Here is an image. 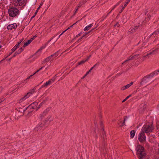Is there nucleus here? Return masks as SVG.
I'll list each match as a JSON object with an SVG mask.
<instances>
[{
	"label": "nucleus",
	"instance_id": "54",
	"mask_svg": "<svg viewBox=\"0 0 159 159\" xmlns=\"http://www.w3.org/2000/svg\"><path fill=\"white\" fill-rule=\"evenodd\" d=\"M39 69L36 72H35V73L34 74V75L36 73L39 72Z\"/></svg>",
	"mask_w": 159,
	"mask_h": 159
},
{
	"label": "nucleus",
	"instance_id": "63",
	"mask_svg": "<svg viewBox=\"0 0 159 159\" xmlns=\"http://www.w3.org/2000/svg\"><path fill=\"white\" fill-rule=\"evenodd\" d=\"M91 55H90L87 57V58L86 59H87V60L90 58L91 57Z\"/></svg>",
	"mask_w": 159,
	"mask_h": 159
},
{
	"label": "nucleus",
	"instance_id": "37",
	"mask_svg": "<svg viewBox=\"0 0 159 159\" xmlns=\"http://www.w3.org/2000/svg\"><path fill=\"white\" fill-rule=\"evenodd\" d=\"M34 75V74L33 75H30L28 77H27L26 79L25 80V81H26L28 80H29V79L30 78V77H32L33 75Z\"/></svg>",
	"mask_w": 159,
	"mask_h": 159
},
{
	"label": "nucleus",
	"instance_id": "38",
	"mask_svg": "<svg viewBox=\"0 0 159 159\" xmlns=\"http://www.w3.org/2000/svg\"><path fill=\"white\" fill-rule=\"evenodd\" d=\"M100 63L99 62H97L96 64H95L93 66V68L95 67L96 66H98L99 65Z\"/></svg>",
	"mask_w": 159,
	"mask_h": 159
},
{
	"label": "nucleus",
	"instance_id": "47",
	"mask_svg": "<svg viewBox=\"0 0 159 159\" xmlns=\"http://www.w3.org/2000/svg\"><path fill=\"white\" fill-rule=\"evenodd\" d=\"M95 29H96V28H93L90 31V32H93L94 31Z\"/></svg>",
	"mask_w": 159,
	"mask_h": 159
},
{
	"label": "nucleus",
	"instance_id": "11",
	"mask_svg": "<svg viewBox=\"0 0 159 159\" xmlns=\"http://www.w3.org/2000/svg\"><path fill=\"white\" fill-rule=\"evenodd\" d=\"M17 27V25L16 24L14 23L13 24L8 25L7 27V29L8 30H11L12 29V28L16 29V28Z\"/></svg>",
	"mask_w": 159,
	"mask_h": 159
},
{
	"label": "nucleus",
	"instance_id": "20",
	"mask_svg": "<svg viewBox=\"0 0 159 159\" xmlns=\"http://www.w3.org/2000/svg\"><path fill=\"white\" fill-rule=\"evenodd\" d=\"M135 131L134 130H133L131 131L130 133V136L131 138H133L135 134Z\"/></svg>",
	"mask_w": 159,
	"mask_h": 159
},
{
	"label": "nucleus",
	"instance_id": "8",
	"mask_svg": "<svg viewBox=\"0 0 159 159\" xmlns=\"http://www.w3.org/2000/svg\"><path fill=\"white\" fill-rule=\"evenodd\" d=\"M50 110V108H48L45 110L39 116V119L40 120H42L43 118L47 115L48 112Z\"/></svg>",
	"mask_w": 159,
	"mask_h": 159
},
{
	"label": "nucleus",
	"instance_id": "42",
	"mask_svg": "<svg viewBox=\"0 0 159 159\" xmlns=\"http://www.w3.org/2000/svg\"><path fill=\"white\" fill-rule=\"evenodd\" d=\"M57 34L56 35H55L54 37H52V38H51V39L48 40V43H49L51 41L52 39H53L56 36H57Z\"/></svg>",
	"mask_w": 159,
	"mask_h": 159
},
{
	"label": "nucleus",
	"instance_id": "48",
	"mask_svg": "<svg viewBox=\"0 0 159 159\" xmlns=\"http://www.w3.org/2000/svg\"><path fill=\"white\" fill-rule=\"evenodd\" d=\"M5 99H3V98H1L0 99V103L4 101Z\"/></svg>",
	"mask_w": 159,
	"mask_h": 159
},
{
	"label": "nucleus",
	"instance_id": "34",
	"mask_svg": "<svg viewBox=\"0 0 159 159\" xmlns=\"http://www.w3.org/2000/svg\"><path fill=\"white\" fill-rule=\"evenodd\" d=\"M84 38L83 36H82V37H81L80 38L78 39V40L77 41V42H80L81 41V40H82V39H83V38Z\"/></svg>",
	"mask_w": 159,
	"mask_h": 159
},
{
	"label": "nucleus",
	"instance_id": "58",
	"mask_svg": "<svg viewBox=\"0 0 159 159\" xmlns=\"http://www.w3.org/2000/svg\"><path fill=\"white\" fill-rule=\"evenodd\" d=\"M155 3L157 4L159 3V0H156Z\"/></svg>",
	"mask_w": 159,
	"mask_h": 159
},
{
	"label": "nucleus",
	"instance_id": "44",
	"mask_svg": "<svg viewBox=\"0 0 159 159\" xmlns=\"http://www.w3.org/2000/svg\"><path fill=\"white\" fill-rule=\"evenodd\" d=\"M73 26V25H72L71 26H70V27H69L67 29H66V30H65V31H67V30H69V29H70Z\"/></svg>",
	"mask_w": 159,
	"mask_h": 159
},
{
	"label": "nucleus",
	"instance_id": "39",
	"mask_svg": "<svg viewBox=\"0 0 159 159\" xmlns=\"http://www.w3.org/2000/svg\"><path fill=\"white\" fill-rule=\"evenodd\" d=\"M158 72H159V70H156V71L154 72V73H152V74H153L154 75V74L157 75V74H158Z\"/></svg>",
	"mask_w": 159,
	"mask_h": 159
},
{
	"label": "nucleus",
	"instance_id": "22",
	"mask_svg": "<svg viewBox=\"0 0 159 159\" xmlns=\"http://www.w3.org/2000/svg\"><path fill=\"white\" fill-rule=\"evenodd\" d=\"M47 100V98H46L45 99L43 100L40 103V104L39 105V106L37 108H40L41 107V106H42V105H43V104H44V103H45L46 102Z\"/></svg>",
	"mask_w": 159,
	"mask_h": 159
},
{
	"label": "nucleus",
	"instance_id": "17",
	"mask_svg": "<svg viewBox=\"0 0 159 159\" xmlns=\"http://www.w3.org/2000/svg\"><path fill=\"white\" fill-rule=\"evenodd\" d=\"M139 27V26H135L134 27L135 28H132L131 29H129V30L128 32L130 33H131L133 32H135L136 31V30L138 29V28Z\"/></svg>",
	"mask_w": 159,
	"mask_h": 159
},
{
	"label": "nucleus",
	"instance_id": "14",
	"mask_svg": "<svg viewBox=\"0 0 159 159\" xmlns=\"http://www.w3.org/2000/svg\"><path fill=\"white\" fill-rule=\"evenodd\" d=\"M38 105V102H33L28 107V108L29 107L30 108H32V109H34V108L35 107H36V106Z\"/></svg>",
	"mask_w": 159,
	"mask_h": 159
},
{
	"label": "nucleus",
	"instance_id": "16",
	"mask_svg": "<svg viewBox=\"0 0 159 159\" xmlns=\"http://www.w3.org/2000/svg\"><path fill=\"white\" fill-rule=\"evenodd\" d=\"M125 118L124 117V120L123 122H122L121 121H120L119 123H118V125H120V127H123L125 125V121L126 120V118H128L126 116H125Z\"/></svg>",
	"mask_w": 159,
	"mask_h": 159
},
{
	"label": "nucleus",
	"instance_id": "40",
	"mask_svg": "<svg viewBox=\"0 0 159 159\" xmlns=\"http://www.w3.org/2000/svg\"><path fill=\"white\" fill-rule=\"evenodd\" d=\"M19 54L17 52H16L13 55V57H16V56L17 55V54Z\"/></svg>",
	"mask_w": 159,
	"mask_h": 159
},
{
	"label": "nucleus",
	"instance_id": "5",
	"mask_svg": "<svg viewBox=\"0 0 159 159\" xmlns=\"http://www.w3.org/2000/svg\"><path fill=\"white\" fill-rule=\"evenodd\" d=\"M19 10L17 8L12 7L9 8L8 12L10 16L14 17L16 16L19 14Z\"/></svg>",
	"mask_w": 159,
	"mask_h": 159
},
{
	"label": "nucleus",
	"instance_id": "9",
	"mask_svg": "<svg viewBox=\"0 0 159 159\" xmlns=\"http://www.w3.org/2000/svg\"><path fill=\"white\" fill-rule=\"evenodd\" d=\"M146 107V104L145 103H141L140 106L139 108V112L140 114L143 113L144 111L145 110Z\"/></svg>",
	"mask_w": 159,
	"mask_h": 159
},
{
	"label": "nucleus",
	"instance_id": "31",
	"mask_svg": "<svg viewBox=\"0 0 159 159\" xmlns=\"http://www.w3.org/2000/svg\"><path fill=\"white\" fill-rule=\"evenodd\" d=\"M51 84V81L49 80L48 81L46 82L44 84L45 86H46V87H47L48 85L50 84Z\"/></svg>",
	"mask_w": 159,
	"mask_h": 159
},
{
	"label": "nucleus",
	"instance_id": "15",
	"mask_svg": "<svg viewBox=\"0 0 159 159\" xmlns=\"http://www.w3.org/2000/svg\"><path fill=\"white\" fill-rule=\"evenodd\" d=\"M19 3V5H22L23 4H25L27 0H16Z\"/></svg>",
	"mask_w": 159,
	"mask_h": 159
},
{
	"label": "nucleus",
	"instance_id": "45",
	"mask_svg": "<svg viewBox=\"0 0 159 159\" xmlns=\"http://www.w3.org/2000/svg\"><path fill=\"white\" fill-rule=\"evenodd\" d=\"M127 89V88H126V87H125V86H123V87L122 88V89H122V90H125V89Z\"/></svg>",
	"mask_w": 159,
	"mask_h": 159
},
{
	"label": "nucleus",
	"instance_id": "24",
	"mask_svg": "<svg viewBox=\"0 0 159 159\" xmlns=\"http://www.w3.org/2000/svg\"><path fill=\"white\" fill-rule=\"evenodd\" d=\"M32 42L31 40H29L26 43H25L23 46V47H25L27 46L31 42Z\"/></svg>",
	"mask_w": 159,
	"mask_h": 159
},
{
	"label": "nucleus",
	"instance_id": "10",
	"mask_svg": "<svg viewBox=\"0 0 159 159\" xmlns=\"http://www.w3.org/2000/svg\"><path fill=\"white\" fill-rule=\"evenodd\" d=\"M36 89V88L34 87L32 89H31L30 91L29 92H28L26 95H25L24 96V97L21 100L23 99V98H25L27 96H28L27 98L29 97L30 95L28 96V95L33 94L35 92Z\"/></svg>",
	"mask_w": 159,
	"mask_h": 159
},
{
	"label": "nucleus",
	"instance_id": "49",
	"mask_svg": "<svg viewBox=\"0 0 159 159\" xmlns=\"http://www.w3.org/2000/svg\"><path fill=\"white\" fill-rule=\"evenodd\" d=\"M132 95L131 94H130L126 98V99H128V98H129L130 97H131Z\"/></svg>",
	"mask_w": 159,
	"mask_h": 159
},
{
	"label": "nucleus",
	"instance_id": "1",
	"mask_svg": "<svg viewBox=\"0 0 159 159\" xmlns=\"http://www.w3.org/2000/svg\"><path fill=\"white\" fill-rule=\"evenodd\" d=\"M53 120V118L52 116H49L43 121L40 122L37 125L34 129L35 131H38L42 127H43L45 125L47 126L49 125L50 122Z\"/></svg>",
	"mask_w": 159,
	"mask_h": 159
},
{
	"label": "nucleus",
	"instance_id": "52",
	"mask_svg": "<svg viewBox=\"0 0 159 159\" xmlns=\"http://www.w3.org/2000/svg\"><path fill=\"white\" fill-rule=\"evenodd\" d=\"M87 34H88V33H87V32L85 33V34H84L83 36L84 37H85V36H86V35H87Z\"/></svg>",
	"mask_w": 159,
	"mask_h": 159
},
{
	"label": "nucleus",
	"instance_id": "23",
	"mask_svg": "<svg viewBox=\"0 0 159 159\" xmlns=\"http://www.w3.org/2000/svg\"><path fill=\"white\" fill-rule=\"evenodd\" d=\"M58 51H57L56 52L54 53L53 54L51 55L50 56V57H51L52 58H54L56 57L58 55Z\"/></svg>",
	"mask_w": 159,
	"mask_h": 159
},
{
	"label": "nucleus",
	"instance_id": "46",
	"mask_svg": "<svg viewBox=\"0 0 159 159\" xmlns=\"http://www.w3.org/2000/svg\"><path fill=\"white\" fill-rule=\"evenodd\" d=\"M95 29H96V28H93L90 31V32H93L94 31Z\"/></svg>",
	"mask_w": 159,
	"mask_h": 159
},
{
	"label": "nucleus",
	"instance_id": "35",
	"mask_svg": "<svg viewBox=\"0 0 159 159\" xmlns=\"http://www.w3.org/2000/svg\"><path fill=\"white\" fill-rule=\"evenodd\" d=\"M37 36V35L36 34L34 36L33 38H31L30 40L32 41Z\"/></svg>",
	"mask_w": 159,
	"mask_h": 159
},
{
	"label": "nucleus",
	"instance_id": "60",
	"mask_svg": "<svg viewBox=\"0 0 159 159\" xmlns=\"http://www.w3.org/2000/svg\"><path fill=\"white\" fill-rule=\"evenodd\" d=\"M40 6H39V7L37 8V9L36 10V11H37V12H38V10L40 8Z\"/></svg>",
	"mask_w": 159,
	"mask_h": 159
},
{
	"label": "nucleus",
	"instance_id": "25",
	"mask_svg": "<svg viewBox=\"0 0 159 159\" xmlns=\"http://www.w3.org/2000/svg\"><path fill=\"white\" fill-rule=\"evenodd\" d=\"M120 2H119L116 5H115L114 7H113V8L111 9V11L109 12L107 15L106 16V17H105V18H106L107 17V16L108 15V14H109L117 6H118V5H119V4H120Z\"/></svg>",
	"mask_w": 159,
	"mask_h": 159
},
{
	"label": "nucleus",
	"instance_id": "36",
	"mask_svg": "<svg viewBox=\"0 0 159 159\" xmlns=\"http://www.w3.org/2000/svg\"><path fill=\"white\" fill-rule=\"evenodd\" d=\"M85 1H84V0H82L81 1V2H80V4H81V5H82L83 4H84L85 3Z\"/></svg>",
	"mask_w": 159,
	"mask_h": 159
},
{
	"label": "nucleus",
	"instance_id": "32",
	"mask_svg": "<svg viewBox=\"0 0 159 159\" xmlns=\"http://www.w3.org/2000/svg\"><path fill=\"white\" fill-rule=\"evenodd\" d=\"M45 48V47L44 46H42L41 47L40 49H39L38 50V51H37L35 54L37 53L38 52H41V50L43 49H44V48Z\"/></svg>",
	"mask_w": 159,
	"mask_h": 159
},
{
	"label": "nucleus",
	"instance_id": "51",
	"mask_svg": "<svg viewBox=\"0 0 159 159\" xmlns=\"http://www.w3.org/2000/svg\"><path fill=\"white\" fill-rule=\"evenodd\" d=\"M13 52V51H12V52H11L9 53V54L6 57H8L10 55H11Z\"/></svg>",
	"mask_w": 159,
	"mask_h": 159
},
{
	"label": "nucleus",
	"instance_id": "26",
	"mask_svg": "<svg viewBox=\"0 0 159 159\" xmlns=\"http://www.w3.org/2000/svg\"><path fill=\"white\" fill-rule=\"evenodd\" d=\"M37 2V0H30V3L32 5H35Z\"/></svg>",
	"mask_w": 159,
	"mask_h": 159
},
{
	"label": "nucleus",
	"instance_id": "7",
	"mask_svg": "<svg viewBox=\"0 0 159 159\" xmlns=\"http://www.w3.org/2000/svg\"><path fill=\"white\" fill-rule=\"evenodd\" d=\"M26 12V11L25 10L21 11L17 19V20L18 21L20 22L24 20L25 17V15Z\"/></svg>",
	"mask_w": 159,
	"mask_h": 159
},
{
	"label": "nucleus",
	"instance_id": "12",
	"mask_svg": "<svg viewBox=\"0 0 159 159\" xmlns=\"http://www.w3.org/2000/svg\"><path fill=\"white\" fill-rule=\"evenodd\" d=\"M23 39H21L19 42H18L16 44L15 46L14 47L11 49V51H13V52H14L16 50V49L19 48V45L22 41Z\"/></svg>",
	"mask_w": 159,
	"mask_h": 159
},
{
	"label": "nucleus",
	"instance_id": "30",
	"mask_svg": "<svg viewBox=\"0 0 159 159\" xmlns=\"http://www.w3.org/2000/svg\"><path fill=\"white\" fill-rule=\"evenodd\" d=\"M24 50V48H22V47L20 48L19 50L17 51L16 52L19 54L23 50Z\"/></svg>",
	"mask_w": 159,
	"mask_h": 159
},
{
	"label": "nucleus",
	"instance_id": "43",
	"mask_svg": "<svg viewBox=\"0 0 159 159\" xmlns=\"http://www.w3.org/2000/svg\"><path fill=\"white\" fill-rule=\"evenodd\" d=\"M82 34V32H80V33L79 34H78L75 37V38H77V37H78L79 36H80V35H81V34Z\"/></svg>",
	"mask_w": 159,
	"mask_h": 159
},
{
	"label": "nucleus",
	"instance_id": "4",
	"mask_svg": "<svg viewBox=\"0 0 159 159\" xmlns=\"http://www.w3.org/2000/svg\"><path fill=\"white\" fill-rule=\"evenodd\" d=\"M153 125V123L152 124H149V123H146L142 128V131L146 133L152 132L154 129Z\"/></svg>",
	"mask_w": 159,
	"mask_h": 159
},
{
	"label": "nucleus",
	"instance_id": "56",
	"mask_svg": "<svg viewBox=\"0 0 159 159\" xmlns=\"http://www.w3.org/2000/svg\"><path fill=\"white\" fill-rule=\"evenodd\" d=\"M146 57L148 58H149V55L147 54L145 56Z\"/></svg>",
	"mask_w": 159,
	"mask_h": 159
},
{
	"label": "nucleus",
	"instance_id": "57",
	"mask_svg": "<svg viewBox=\"0 0 159 159\" xmlns=\"http://www.w3.org/2000/svg\"><path fill=\"white\" fill-rule=\"evenodd\" d=\"M6 58H7V57H5L2 60L0 61V63H1V62H2L3 61V60H5V59Z\"/></svg>",
	"mask_w": 159,
	"mask_h": 159
},
{
	"label": "nucleus",
	"instance_id": "64",
	"mask_svg": "<svg viewBox=\"0 0 159 159\" xmlns=\"http://www.w3.org/2000/svg\"><path fill=\"white\" fill-rule=\"evenodd\" d=\"M91 71V70H89L88 71V72L86 73H87V74H89V73Z\"/></svg>",
	"mask_w": 159,
	"mask_h": 159
},
{
	"label": "nucleus",
	"instance_id": "21",
	"mask_svg": "<svg viewBox=\"0 0 159 159\" xmlns=\"http://www.w3.org/2000/svg\"><path fill=\"white\" fill-rule=\"evenodd\" d=\"M92 26H93V25H92V24L89 25L88 26H86L84 28V30L85 31H88V30H89V29L90 28H91L92 27Z\"/></svg>",
	"mask_w": 159,
	"mask_h": 159
},
{
	"label": "nucleus",
	"instance_id": "62",
	"mask_svg": "<svg viewBox=\"0 0 159 159\" xmlns=\"http://www.w3.org/2000/svg\"><path fill=\"white\" fill-rule=\"evenodd\" d=\"M38 12H37V11H36L34 14V15L35 16L37 14Z\"/></svg>",
	"mask_w": 159,
	"mask_h": 159
},
{
	"label": "nucleus",
	"instance_id": "13",
	"mask_svg": "<svg viewBox=\"0 0 159 159\" xmlns=\"http://www.w3.org/2000/svg\"><path fill=\"white\" fill-rule=\"evenodd\" d=\"M139 55V54H137L134 55L133 56H131L130 57H129L127 60L125 61H124V62L122 64H123L125 63L127 61H128L134 59H135L136 58V57H138Z\"/></svg>",
	"mask_w": 159,
	"mask_h": 159
},
{
	"label": "nucleus",
	"instance_id": "41",
	"mask_svg": "<svg viewBox=\"0 0 159 159\" xmlns=\"http://www.w3.org/2000/svg\"><path fill=\"white\" fill-rule=\"evenodd\" d=\"M55 80V79L54 78H52L51 79H50L49 81H51V83L52 82H53Z\"/></svg>",
	"mask_w": 159,
	"mask_h": 159
},
{
	"label": "nucleus",
	"instance_id": "59",
	"mask_svg": "<svg viewBox=\"0 0 159 159\" xmlns=\"http://www.w3.org/2000/svg\"><path fill=\"white\" fill-rule=\"evenodd\" d=\"M127 100V99H126V98H125V99L124 100H123L122 101V102H124L126 100Z\"/></svg>",
	"mask_w": 159,
	"mask_h": 159
},
{
	"label": "nucleus",
	"instance_id": "2",
	"mask_svg": "<svg viewBox=\"0 0 159 159\" xmlns=\"http://www.w3.org/2000/svg\"><path fill=\"white\" fill-rule=\"evenodd\" d=\"M137 151L136 154L139 157V159H143L146 155V154L144 152V148L141 145H138L136 148Z\"/></svg>",
	"mask_w": 159,
	"mask_h": 159
},
{
	"label": "nucleus",
	"instance_id": "50",
	"mask_svg": "<svg viewBox=\"0 0 159 159\" xmlns=\"http://www.w3.org/2000/svg\"><path fill=\"white\" fill-rule=\"evenodd\" d=\"M65 32H66V31H65H65H63V32H62V33L61 34H60L59 35V37H58V38L57 39H58V38H60V36H61V35H62L63 33H64Z\"/></svg>",
	"mask_w": 159,
	"mask_h": 159
},
{
	"label": "nucleus",
	"instance_id": "6",
	"mask_svg": "<svg viewBox=\"0 0 159 159\" xmlns=\"http://www.w3.org/2000/svg\"><path fill=\"white\" fill-rule=\"evenodd\" d=\"M138 139L139 141L143 143L146 140V137L143 131H141L139 134L138 137Z\"/></svg>",
	"mask_w": 159,
	"mask_h": 159
},
{
	"label": "nucleus",
	"instance_id": "53",
	"mask_svg": "<svg viewBox=\"0 0 159 159\" xmlns=\"http://www.w3.org/2000/svg\"><path fill=\"white\" fill-rule=\"evenodd\" d=\"M128 4V2H126L125 3V4L124 7H125L127 6V5Z\"/></svg>",
	"mask_w": 159,
	"mask_h": 159
},
{
	"label": "nucleus",
	"instance_id": "29",
	"mask_svg": "<svg viewBox=\"0 0 159 159\" xmlns=\"http://www.w3.org/2000/svg\"><path fill=\"white\" fill-rule=\"evenodd\" d=\"M133 84V82H131L129 84H128L125 86L127 89L129 88Z\"/></svg>",
	"mask_w": 159,
	"mask_h": 159
},
{
	"label": "nucleus",
	"instance_id": "61",
	"mask_svg": "<svg viewBox=\"0 0 159 159\" xmlns=\"http://www.w3.org/2000/svg\"><path fill=\"white\" fill-rule=\"evenodd\" d=\"M148 18H149V19H150V17H151V16L150 15H148Z\"/></svg>",
	"mask_w": 159,
	"mask_h": 159
},
{
	"label": "nucleus",
	"instance_id": "55",
	"mask_svg": "<svg viewBox=\"0 0 159 159\" xmlns=\"http://www.w3.org/2000/svg\"><path fill=\"white\" fill-rule=\"evenodd\" d=\"M146 58V57L144 56L143 57L142 61H144L145 60V58Z\"/></svg>",
	"mask_w": 159,
	"mask_h": 159
},
{
	"label": "nucleus",
	"instance_id": "28",
	"mask_svg": "<svg viewBox=\"0 0 159 159\" xmlns=\"http://www.w3.org/2000/svg\"><path fill=\"white\" fill-rule=\"evenodd\" d=\"M159 34V31H158V30H157L155 31V32H154L153 33H152V34L150 35L149 36V38H150L154 34Z\"/></svg>",
	"mask_w": 159,
	"mask_h": 159
},
{
	"label": "nucleus",
	"instance_id": "18",
	"mask_svg": "<svg viewBox=\"0 0 159 159\" xmlns=\"http://www.w3.org/2000/svg\"><path fill=\"white\" fill-rule=\"evenodd\" d=\"M53 60V58H52L50 56L48 57L47 58H46L44 61H43V63H45L47 62H48L50 61H52Z\"/></svg>",
	"mask_w": 159,
	"mask_h": 159
},
{
	"label": "nucleus",
	"instance_id": "33",
	"mask_svg": "<svg viewBox=\"0 0 159 159\" xmlns=\"http://www.w3.org/2000/svg\"><path fill=\"white\" fill-rule=\"evenodd\" d=\"M158 50V48H157V49H155V50H153L152 52H150L149 53H148V54L149 55H151V54H152L153 53V52H155V51H157Z\"/></svg>",
	"mask_w": 159,
	"mask_h": 159
},
{
	"label": "nucleus",
	"instance_id": "19",
	"mask_svg": "<svg viewBox=\"0 0 159 159\" xmlns=\"http://www.w3.org/2000/svg\"><path fill=\"white\" fill-rule=\"evenodd\" d=\"M28 108V107H27L26 108H25L24 109H22V108H19L18 109V111L19 112H21L22 113V115H23L24 114V113L22 112V111L24 112L25 111H26V110Z\"/></svg>",
	"mask_w": 159,
	"mask_h": 159
},
{
	"label": "nucleus",
	"instance_id": "27",
	"mask_svg": "<svg viewBox=\"0 0 159 159\" xmlns=\"http://www.w3.org/2000/svg\"><path fill=\"white\" fill-rule=\"evenodd\" d=\"M87 61V59H86L85 60H83L81 61H80V62H79L78 63V64L79 65H80L83 64L85 62H86Z\"/></svg>",
	"mask_w": 159,
	"mask_h": 159
},
{
	"label": "nucleus",
	"instance_id": "3",
	"mask_svg": "<svg viewBox=\"0 0 159 159\" xmlns=\"http://www.w3.org/2000/svg\"><path fill=\"white\" fill-rule=\"evenodd\" d=\"M153 76V74H150L149 75L144 77L142 79L140 85H143L144 86H146L150 84L152 82L151 78Z\"/></svg>",
	"mask_w": 159,
	"mask_h": 159
}]
</instances>
